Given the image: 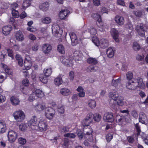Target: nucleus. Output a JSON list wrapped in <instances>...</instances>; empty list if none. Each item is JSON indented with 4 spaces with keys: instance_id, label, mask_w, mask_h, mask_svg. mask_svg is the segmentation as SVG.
Here are the masks:
<instances>
[{
    "instance_id": "nucleus-1",
    "label": "nucleus",
    "mask_w": 148,
    "mask_h": 148,
    "mask_svg": "<svg viewBox=\"0 0 148 148\" xmlns=\"http://www.w3.org/2000/svg\"><path fill=\"white\" fill-rule=\"evenodd\" d=\"M1 65L2 68L5 72H3L5 74V76L4 77L2 75H0V83H2L7 78V75H12L13 73L12 70L9 68L7 65L3 63H1Z\"/></svg>"
},
{
    "instance_id": "nucleus-2",
    "label": "nucleus",
    "mask_w": 148,
    "mask_h": 148,
    "mask_svg": "<svg viewBox=\"0 0 148 148\" xmlns=\"http://www.w3.org/2000/svg\"><path fill=\"white\" fill-rule=\"evenodd\" d=\"M13 116L15 119L18 122L22 121L25 118L24 112L21 110H19L15 112Z\"/></svg>"
},
{
    "instance_id": "nucleus-3",
    "label": "nucleus",
    "mask_w": 148,
    "mask_h": 148,
    "mask_svg": "<svg viewBox=\"0 0 148 148\" xmlns=\"http://www.w3.org/2000/svg\"><path fill=\"white\" fill-rule=\"evenodd\" d=\"M53 33L54 34L55 36L56 37H60L63 33V31L62 29L60 27L56 24L53 25L52 27Z\"/></svg>"
},
{
    "instance_id": "nucleus-4",
    "label": "nucleus",
    "mask_w": 148,
    "mask_h": 148,
    "mask_svg": "<svg viewBox=\"0 0 148 148\" xmlns=\"http://www.w3.org/2000/svg\"><path fill=\"white\" fill-rule=\"evenodd\" d=\"M38 122L37 117L36 116H33L28 121V126L32 130H36L37 129L36 127H38Z\"/></svg>"
},
{
    "instance_id": "nucleus-5",
    "label": "nucleus",
    "mask_w": 148,
    "mask_h": 148,
    "mask_svg": "<svg viewBox=\"0 0 148 148\" xmlns=\"http://www.w3.org/2000/svg\"><path fill=\"white\" fill-rule=\"evenodd\" d=\"M148 29V25L145 26L143 24L141 23L139 26H137L136 27V30L138 35L141 37H144L145 36V32L146 31L145 28Z\"/></svg>"
},
{
    "instance_id": "nucleus-6",
    "label": "nucleus",
    "mask_w": 148,
    "mask_h": 148,
    "mask_svg": "<svg viewBox=\"0 0 148 148\" xmlns=\"http://www.w3.org/2000/svg\"><path fill=\"white\" fill-rule=\"evenodd\" d=\"M69 35L71 41V44L73 46L76 45L78 44L79 41H81V38L78 39L76 34L73 32H70Z\"/></svg>"
},
{
    "instance_id": "nucleus-7",
    "label": "nucleus",
    "mask_w": 148,
    "mask_h": 148,
    "mask_svg": "<svg viewBox=\"0 0 148 148\" xmlns=\"http://www.w3.org/2000/svg\"><path fill=\"white\" fill-rule=\"evenodd\" d=\"M55 113V110L51 107L46 108L45 110V114L48 119H52Z\"/></svg>"
},
{
    "instance_id": "nucleus-8",
    "label": "nucleus",
    "mask_w": 148,
    "mask_h": 148,
    "mask_svg": "<svg viewBox=\"0 0 148 148\" xmlns=\"http://www.w3.org/2000/svg\"><path fill=\"white\" fill-rule=\"evenodd\" d=\"M94 114L91 113H88L83 120V123L86 126H88L92 121Z\"/></svg>"
},
{
    "instance_id": "nucleus-9",
    "label": "nucleus",
    "mask_w": 148,
    "mask_h": 148,
    "mask_svg": "<svg viewBox=\"0 0 148 148\" xmlns=\"http://www.w3.org/2000/svg\"><path fill=\"white\" fill-rule=\"evenodd\" d=\"M8 140L10 143L14 142L17 137V134L15 131L11 130L9 131L8 134Z\"/></svg>"
},
{
    "instance_id": "nucleus-10",
    "label": "nucleus",
    "mask_w": 148,
    "mask_h": 148,
    "mask_svg": "<svg viewBox=\"0 0 148 148\" xmlns=\"http://www.w3.org/2000/svg\"><path fill=\"white\" fill-rule=\"evenodd\" d=\"M38 127H39L41 131H45L47 128V121L44 119H40L39 122Z\"/></svg>"
},
{
    "instance_id": "nucleus-11",
    "label": "nucleus",
    "mask_w": 148,
    "mask_h": 148,
    "mask_svg": "<svg viewBox=\"0 0 148 148\" xmlns=\"http://www.w3.org/2000/svg\"><path fill=\"white\" fill-rule=\"evenodd\" d=\"M103 119L106 122L112 123L114 119L113 114L111 112L105 113L103 116Z\"/></svg>"
},
{
    "instance_id": "nucleus-12",
    "label": "nucleus",
    "mask_w": 148,
    "mask_h": 148,
    "mask_svg": "<svg viewBox=\"0 0 148 148\" xmlns=\"http://www.w3.org/2000/svg\"><path fill=\"white\" fill-rule=\"evenodd\" d=\"M43 51L45 54H48L52 50V47L49 44L45 43L42 47Z\"/></svg>"
},
{
    "instance_id": "nucleus-13",
    "label": "nucleus",
    "mask_w": 148,
    "mask_h": 148,
    "mask_svg": "<svg viewBox=\"0 0 148 148\" xmlns=\"http://www.w3.org/2000/svg\"><path fill=\"white\" fill-rule=\"evenodd\" d=\"M111 33L114 40L116 42H119V40L118 38L119 33L118 31L115 29L113 28L112 29Z\"/></svg>"
},
{
    "instance_id": "nucleus-14",
    "label": "nucleus",
    "mask_w": 148,
    "mask_h": 148,
    "mask_svg": "<svg viewBox=\"0 0 148 148\" xmlns=\"http://www.w3.org/2000/svg\"><path fill=\"white\" fill-rule=\"evenodd\" d=\"M139 121L140 122L145 124L147 122V118L146 114L143 112H140L139 115Z\"/></svg>"
},
{
    "instance_id": "nucleus-15",
    "label": "nucleus",
    "mask_w": 148,
    "mask_h": 148,
    "mask_svg": "<svg viewBox=\"0 0 148 148\" xmlns=\"http://www.w3.org/2000/svg\"><path fill=\"white\" fill-rule=\"evenodd\" d=\"M134 81H136V82H135V84L137 85V87L143 89L145 88V84L143 82L142 79L141 78L138 77L136 80L134 79Z\"/></svg>"
},
{
    "instance_id": "nucleus-16",
    "label": "nucleus",
    "mask_w": 148,
    "mask_h": 148,
    "mask_svg": "<svg viewBox=\"0 0 148 148\" xmlns=\"http://www.w3.org/2000/svg\"><path fill=\"white\" fill-rule=\"evenodd\" d=\"M27 58H30L29 55H27L25 59L24 64L25 68L27 70L29 69L32 66L31 60L30 59H28Z\"/></svg>"
},
{
    "instance_id": "nucleus-17",
    "label": "nucleus",
    "mask_w": 148,
    "mask_h": 148,
    "mask_svg": "<svg viewBox=\"0 0 148 148\" xmlns=\"http://www.w3.org/2000/svg\"><path fill=\"white\" fill-rule=\"evenodd\" d=\"M12 29V27L10 25H8L3 27L2 28L3 33L5 35L7 36L10 33Z\"/></svg>"
},
{
    "instance_id": "nucleus-18",
    "label": "nucleus",
    "mask_w": 148,
    "mask_h": 148,
    "mask_svg": "<svg viewBox=\"0 0 148 148\" xmlns=\"http://www.w3.org/2000/svg\"><path fill=\"white\" fill-rule=\"evenodd\" d=\"M121 77H119L117 79H113L111 82V85L114 87L115 88H118L119 86L121 84Z\"/></svg>"
},
{
    "instance_id": "nucleus-19",
    "label": "nucleus",
    "mask_w": 148,
    "mask_h": 148,
    "mask_svg": "<svg viewBox=\"0 0 148 148\" xmlns=\"http://www.w3.org/2000/svg\"><path fill=\"white\" fill-rule=\"evenodd\" d=\"M69 13V11L67 10H64L61 11L59 14L60 18L61 19H65Z\"/></svg>"
},
{
    "instance_id": "nucleus-20",
    "label": "nucleus",
    "mask_w": 148,
    "mask_h": 148,
    "mask_svg": "<svg viewBox=\"0 0 148 148\" xmlns=\"http://www.w3.org/2000/svg\"><path fill=\"white\" fill-rule=\"evenodd\" d=\"M99 44V46H100L101 48L105 49L108 46V42L107 40L102 38L100 40Z\"/></svg>"
},
{
    "instance_id": "nucleus-21",
    "label": "nucleus",
    "mask_w": 148,
    "mask_h": 148,
    "mask_svg": "<svg viewBox=\"0 0 148 148\" xmlns=\"http://www.w3.org/2000/svg\"><path fill=\"white\" fill-rule=\"evenodd\" d=\"M132 83L134 84H132L130 82H127L126 83V87L130 90H134L136 89L137 85L135 84V82H134L133 80L132 81Z\"/></svg>"
},
{
    "instance_id": "nucleus-22",
    "label": "nucleus",
    "mask_w": 148,
    "mask_h": 148,
    "mask_svg": "<svg viewBox=\"0 0 148 148\" xmlns=\"http://www.w3.org/2000/svg\"><path fill=\"white\" fill-rule=\"evenodd\" d=\"M49 6V3L48 2H45L44 3L40 4L39 8L44 11H46L48 10Z\"/></svg>"
},
{
    "instance_id": "nucleus-23",
    "label": "nucleus",
    "mask_w": 148,
    "mask_h": 148,
    "mask_svg": "<svg viewBox=\"0 0 148 148\" xmlns=\"http://www.w3.org/2000/svg\"><path fill=\"white\" fill-rule=\"evenodd\" d=\"M115 20L116 22L120 25H122L124 23V19L122 16L116 15L115 18Z\"/></svg>"
},
{
    "instance_id": "nucleus-24",
    "label": "nucleus",
    "mask_w": 148,
    "mask_h": 148,
    "mask_svg": "<svg viewBox=\"0 0 148 148\" xmlns=\"http://www.w3.org/2000/svg\"><path fill=\"white\" fill-rule=\"evenodd\" d=\"M6 125L5 121L2 120H0V133L5 132L6 130Z\"/></svg>"
},
{
    "instance_id": "nucleus-25",
    "label": "nucleus",
    "mask_w": 148,
    "mask_h": 148,
    "mask_svg": "<svg viewBox=\"0 0 148 148\" xmlns=\"http://www.w3.org/2000/svg\"><path fill=\"white\" fill-rule=\"evenodd\" d=\"M31 1L30 0H24L22 5V10H25L27 7L30 6Z\"/></svg>"
},
{
    "instance_id": "nucleus-26",
    "label": "nucleus",
    "mask_w": 148,
    "mask_h": 148,
    "mask_svg": "<svg viewBox=\"0 0 148 148\" xmlns=\"http://www.w3.org/2000/svg\"><path fill=\"white\" fill-rule=\"evenodd\" d=\"M62 62L67 67H69L72 66L73 64V61L71 60L66 59L64 58L62 60Z\"/></svg>"
},
{
    "instance_id": "nucleus-27",
    "label": "nucleus",
    "mask_w": 148,
    "mask_h": 148,
    "mask_svg": "<svg viewBox=\"0 0 148 148\" xmlns=\"http://www.w3.org/2000/svg\"><path fill=\"white\" fill-rule=\"evenodd\" d=\"M16 39L19 41H22L24 39V36L21 31H19L16 34Z\"/></svg>"
},
{
    "instance_id": "nucleus-28",
    "label": "nucleus",
    "mask_w": 148,
    "mask_h": 148,
    "mask_svg": "<svg viewBox=\"0 0 148 148\" xmlns=\"http://www.w3.org/2000/svg\"><path fill=\"white\" fill-rule=\"evenodd\" d=\"M10 101L12 104L14 106H16L19 104L20 101L16 97L12 96L10 98Z\"/></svg>"
},
{
    "instance_id": "nucleus-29",
    "label": "nucleus",
    "mask_w": 148,
    "mask_h": 148,
    "mask_svg": "<svg viewBox=\"0 0 148 148\" xmlns=\"http://www.w3.org/2000/svg\"><path fill=\"white\" fill-rule=\"evenodd\" d=\"M110 97L114 101H117L118 97H119L118 92H110L109 93Z\"/></svg>"
},
{
    "instance_id": "nucleus-30",
    "label": "nucleus",
    "mask_w": 148,
    "mask_h": 148,
    "mask_svg": "<svg viewBox=\"0 0 148 148\" xmlns=\"http://www.w3.org/2000/svg\"><path fill=\"white\" fill-rule=\"evenodd\" d=\"M87 62L88 64L92 65H96L98 63V61L95 58L92 57L88 58L87 60Z\"/></svg>"
},
{
    "instance_id": "nucleus-31",
    "label": "nucleus",
    "mask_w": 148,
    "mask_h": 148,
    "mask_svg": "<svg viewBox=\"0 0 148 148\" xmlns=\"http://www.w3.org/2000/svg\"><path fill=\"white\" fill-rule=\"evenodd\" d=\"M115 51L113 50L112 48H109L107 50L106 53L108 57L112 58L114 56Z\"/></svg>"
},
{
    "instance_id": "nucleus-32",
    "label": "nucleus",
    "mask_w": 148,
    "mask_h": 148,
    "mask_svg": "<svg viewBox=\"0 0 148 148\" xmlns=\"http://www.w3.org/2000/svg\"><path fill=\"white\" fill-rule=\"evenodd\" d=\"M34 93L35 95H36L37 97L39 98L42 97L44 95L43 92L40 89H36Z\"/></svg>"
},
{
    "instance_id": "nucleus-33",
    "label": "nucleus",
    "mask_w": 148,
    "mask_h": 148,
    "mask_svg": "<svg viewBox=\"0 0 148 148\" xmlns=\"http://www.w3.org/2000/svg\"><path fill=\"white\" fill-rule=\"evenodd\" d=\"M91 16L95 19L97 20L99 23L101 22L102 21V19L101 15L98 14H92Z\"/></svg>"
},
{
    "instance_id": "nucleus-34",
    "label": "nucleus",
    "mask_w": 148,
    "mask_h": 148,
    "mask_svg": "<svg viewBox=\"0 0 148 148\" xmlns=\"http://www.w3.org/2000/svg\"><path fill=\"white\" fill-rule=\"evenodd\" d=\"M60 92L62 95L67 96L70 93V91L67 88H64L60 90Z\"/></svg>"
},
{
    "instance_id": "nucleus-35",
    "label": "nucleus",
    "mask_w": 148,
    "mask_h": 148,
    "mask_svg": "<svg viewBox=\"0 0 148 148\" xmlns=\"http://www.w3.org/2000/svg\"><path fill=\"white\" fill-rule=\"evenodd\" d=\"M47 77L43 74L40 75L39 76V80L42 82L46 84L48 81Z\"/></svg>"
},
{
    "instance_id": "nucleus-36",
    "label": "nucleus",
    "mask_w": 148,
    "mask_h": 148,
    "mask_svg": "<svg viewBox=\"0 0 148 148\" xmlns=\"http://www.w3.org/2000/svg\"><path fill=\"white\" fill-rule=\"evenodd\" d=\"M124 98L122 97H119L117 101H115L116 102L117 104L120 106H122L124 104L123 102Z\"/></svg>"
},
{
    "instance_id": "nucleus-37",
    "label": "nucleus",
    "mask_w": 148,
    "mask_h": 148,
    "mask_svg": "<svg viewBox=\"0 0 148 148\" xmlns=\"http://www.w3.org/2000/svg\"><path fill=\"white\" fill-rule=\"evenodd\" d=\"M63 82L62 78L61 77H58L56 78L54 80L55 84L58 86L60 85Z\"/></svg>"
},
{
    "instance_id": "nucleus-38",
    "label": "nucleus",
    "mask_w": 148,
    "mask_h": 148,
    "mask_svg": "<svg viewBox=\"0 0 148 148\" xmlns=\"http://www.w3.org/2000/svg\"><path fill=\"white\" fill-rule=\"evenodd\" d=\"M88 104L89 106L91 108H94L96 107V102L94 100H89L88 102Z\"/></svg>"
},
{
    "instance_id": "nucleus-39",
    "label": "nucleus",
    "mask_w": 148,
    "mask_h": 148,
    "mask_svg": "<svg viewBox=\"0 0 148 148\" xmlns=\"http://www.w3.org/2000/svg\"><path fill=\"white\" fill-rule=\"evenodd\" d=\"M116 121L119 124H122V123L125 120V117L124 116H116Z\"/></svg>"
},
{
    "instance_id": "nucleus-40",
    "label": "nucleus",
    "mask_w": 148,
    "mask_h": 148,
    "mask_svg": "<svg viewBox=\"0 0 148 148\" xmlns=\"http://www.w3.org/2000/svg\"><path fill=\"white\" fill-rule=\"evenodd\" d=\"M52 70L51 68L44 69L43 71L44 73L46 76L49 77L52 73Z\"/></svg>"
},
{
    "instance_id": "nucleus-41",
    "label": "nucleus",
    "mask_w": 148,
    "mask_h": 148,
    "mask_svg": "<svg viewBox=\"0 0 148 148\" xmlns=\"http://www.w3.org/2000/svg\"><path fill=\"white\" fill-rule=\"evenodd\" d=\"M36 109L37 111H40L43 110L46 108L45 106H43L40 103H38L35 106Z\"/></svg>"
},
{
    "instance_id": "nucleus-42",
    "label": "nucleus",
    "mask_w": 148,
    "mask_h": 148,
    "mask_svg": "<svg viewBox=\"0 0 148 148\" xmlns=\"http://www.w3.org/2000/svg\"><path fill=\"white\" fill-rule=\"evenodd\" d=\"M76 133L80 140H81L84 136V132L83 131L80 129L77 130Z\"/></svg>"
},
{
    "instance_id": "nucleus-43",
    "label": "nucleus",
    "mask_w": 148,
    "mask_h": 148,
    "mask_svg": "<svg viewBox=\"0 0 148 148\" xmlns=\"http://www.w3.org/2000/svg\"><path fill=\"white\" fill-rule=\"evenodd\" d=\"M58 50L62 54H64L65 53L64 47L62 45H60L58 46Z\"/></svg>"
},
{
    "instance_id": "nucleus-44",
    "label": "nucleus",
    "mask_w": 148,
    "mask_h": 148,
    "mask_svg": "<svg viewBox=\"0 0 148 148\" xmlns=\"http://www.w3.org/2000/svg\"><path fill=\"white\" fill-rule=\"evenodd\" d=\"M92 41L96 46H99L100 41L96 36H93L92 38Z\"/></svg>"
},
{
    "instance_id": "nucleus-45",
    "label": "nucleus",
    "mask_w": 148,
    "mask_h": 148,
    "mask_svg": "<svg viewBox=\"0 0 148 148\" xmlns=\"http://www.w3.org/2000/svg\"><path fill=\"white\" fill-rule=\"evenodd\" d=\"M101 115L98 113H96L94 114L93 119L96 121H99L101 120Z\"/></svg>"
},
{
    "instance_id": "nucleus-46",
    "label": "nucleus",
    "mask_w": 148,
    "mask_h": 148,
    "mask_svg": "<svg viewBox=\"0 0 148 148\" xmlns=\"http://www.w3.org/2000/svg\"><path fill=\"white\" fill-rule=\"evenodd\" d=\"M51 19L49 17H46L42 20V22L44 23L49 24L51 22Z\"/></svg>"
},
{
    "instance_id": "nucleus-47",
    "label": "nucleus",
    "mask_w": 148,
    "mask_h": 148,
    "mask_svg": "<svg viewBox=\"0 0 148 148\" xmlns=\"http://www.w3.org/2000/svg\"><path fill=\"white\" fill-rule=\"evenodd\" d=\"M126 76L127 79L129 81H130L132 79L133 75L132 72L128 71L127 73Z\"/></svg>"
},
{
    "instance_id": "nucleus-48",
    "label": "nucleus",
    "mask_w": 148,
    "mask_h": 148,
    "mask_svg": "<svg viewBox=\"0 0 148 148\" xmlns=\"http://www.w3.org/2000/svg\"><path fill=\"white\" fill-rule=\"evenodd\" d=\"M133 48L135 51H138L140 48V45L136 42H134L133 43Z\"/></svg>"
},
{
    "instance_id": "nucleus-49",
    "label": "nucleus",
    "mask_w": 148,
    "mask_h": 148,
    "mask_svg": "<svg viewBox=\"0 0 148 148\" xmlns=\"http://www.w3.org/2000/svg\"><path fill=\"white\" fill-rule=\"evenodd\" d=\"M64 136L65 137L73 139L75 138L76 135L74 133H69L64 134Z\"/></svg>"
},
{
    "instance_id": "nucleus-50",
    "label": "nucleus",
    "mask_w": 148,
    "mask_h": 148,
    "mask_svg": "<svg viewBox=\"0 0 148 148\" xmlns=\"http://www.w3.org/2000/svg\"><path fill=\"white\" fill-rule=\"evenodd\" d=\"M12 16L15 18H18L19 16V14L18 11L15 10H12Z\"/></svg>"
},
{
    "instance_id": "nucleus-51",
    "label": "nucleus",
    "mask_w": 148,
    "mask_h": 148,
    "mask_svg": "<svg viewBox=\"0 0 148 148\" xmlns=\"http://www.w3.org/2000/svg\"><path fill=\"white\" fill-rule=\"evenodd\" d=\"M134 125L137 132V135L138 136L139 135L141 132V130L140 126L139 125V123H137L136 124H134Z\"/></svg>"
},
{
    "instance_id": "nucleus-52",
    "label": "nucleus",
    "mask_w": 148,
    "mask_h": 148,
    "mask_svg": "<svg viewBox=\"0 0 148 148\" xmlns=\"http://www.w3.org/2000/svg\"><path fill=\"white\" fill-rule=\"evenodd\" d=\"M7 51L8 56L11 57L12 59H14V57L13 51L12 49H7Z\"/></svg>"
},
{
    "instance_id": "nucleus-53",
    "label": "nucleus",
    "mask_w": 148,
    "mask_h": 148,
    "mask_svg": "<svg viewBox=\"0 0 148 148\" xmlns=\"http://www.w3.org/2000/svg\"><path fill=\"white\" fill-rule=\"evenodd\" d=\"M134 14L138 17H140L142 14V11L141 10H137L134 11Z\"/></svg>"
},
{
    "instance_id": "nucleus-54",
    "label": "nucleus",
    "mask_w": 148,
    "mask_h": 148,
    "mask_svg": "<svg viewBox=\"0 0 148 148\" xmlns=\"http://www.w3.org/2000/svg\"><path fill=\"white\" fill-rule=\"evenodd\" d=\"M18 143L21 145H24L26 142V140L25 139L22 137H20L18 139Z\"/></svg>"
},
{
    "instance_id": "nucleus-55",
    "label": "nucleus",
    "mask_w": 148,
    "mask_h": 148,
    "mask_svg": "<svg viewBox=\"0 0 148 148\" xmlns=\"http://www.w3.org/2000/svg\"><path fill=\"white\" fill-rule=\"evenodd\" d=\"M95 67H97L96 66H90L87 67L86 70L88 72H90L92 71H93L94 70H96L95 69Z\"/></svg>"
},
{
    "instance_id": "nucleus-56",
    "label": "nucleus",
    "mask_w": 148,
    "mask_h": 148,
    "mask_svg": "<svg viewBox=\"0 0 148 148\" xmlns=\"http://www.w3.org/2000/svg\"><path fill=\"white\" fill-rule=\"evenodd\" d=\"M19 128L21 131H23L26 130L27 127L25 124L22 123L19 125Z\"/></svg>"
},
{
    "instance_id": "nucleus-57",
    "label": "nucleus",
    "mask_w": 148,
    "mask_h": 148,
    "mask_svg": "<svg viewBox=\"0 0 148 148\" xmlns=\"http://www.w3.org/2000/svg\"><path fill=\"white\" fill-rule=\"evenodd\" d=\"M18 5L16 3H13L10 5V8L12 10H15V9L18 7Z\"/></svg>"
},
{
    "instance_id": "nucleus-58",
    "label": "nucleus",
    "mask_w": 148,
    "mask_h": 148,
    "mask_svg": "<svg viewBox=\"0 0 148 148\" xmlns=\"http://www.w3.org/2000/svg\"><path fill=\"white\" fill-rule=\"evenodd\" d=\"M113 138V136L112 134L110 133L108 134L106 136V138L108 142H110Z\"/></svg>"
},
{
    "instance_id": "nucleus-59",
    "label": "nucleus",
    "mask_w": 148,
    "mask_h": 148,
    "mask_svg": "<svg viewBox=\"0 0 148 148\" xmlns=\"http://www.w3.org/2000/svg\"><path fill=\"white\" fill-rule=\"evenodd\" d=\"M127 139L128 142L130 143H132L134 140V138L132 136H128L127 138Z\"/></svg>"
},
{
    "instance_id": "nucleus-60",
    "label": "nucleus",
    "mask_w": 148,
    "mask_h": 148,
    "mask_svg": "<svg viewBox=\"0 0 148 148\" xmlns=\"http://www.w3.org/2000/svg\"><path fill=\"white\" fill-rule=\"evenodd\" d=\"M22 84L24 86H28L29 84V80L27 79H24L22 81Z\"/></svg>"
},
{
    "instance_id": "nucleus-61",
    "label": "nucleus",
    "mask_w": 148,
    "mask_h": 148,
    "mask_svg": "<svg viewBox=\"0 0 148 148\" xmlns=\"http://www.w3.org/2000/svg\"><path fill=\"white\" fill-rule=\"evenodd\" d=\"M36 95L34 93L30 95L29 97V100L30 101H33L35 99Z\"/></svg>"
},
{
    "instance_id": "nucleus-62",
    "label": "nucleus",
    "mask_w": 148,
    "mask_h": 148,
    "mask_svg": "<svg viewBox=\"0 0 148 148\" xmlns=\"http://www.w3.org/2000/svg\"><path fill=\"white\" fill-rule=\"evenodd\" d=\"M132 116L136 119L138 118V114L137 113V111L135 110H133L132 111Z\"/></svg>"
},
{
    "instance_id": "nucleus-63",
    "label": "nucleus",
    "mask_w": 148,
    "mask_h": 148,
    "mask_svg": "<svg viewBox=\"0 0 148 148\" xmlns=\"http://www.w3.org/2000/svg\"><path fill=\"white\" fill-rule=\"evenodd\" d=\"M90 33L91 35H95L97 34V32L96 29L93 28L90 30Z\"/></svg>"
},
{
    "instance_id": "nucleus-64",
    "label": "nucleus",
    "mask_w": 148,
    "mask_h": 148,
    "mask_svg": "<svg viewBox=\"0 0 148 148\" xmlns=\"http://www.w3.org/2000/svg\"><path fill=\"white\" fill-rule=\"evenodd\" d=\"M27 15L25 11L23 12L19 16L20 18L21 19H23L27 17Z\"/></svg>"
}]
</instances>
